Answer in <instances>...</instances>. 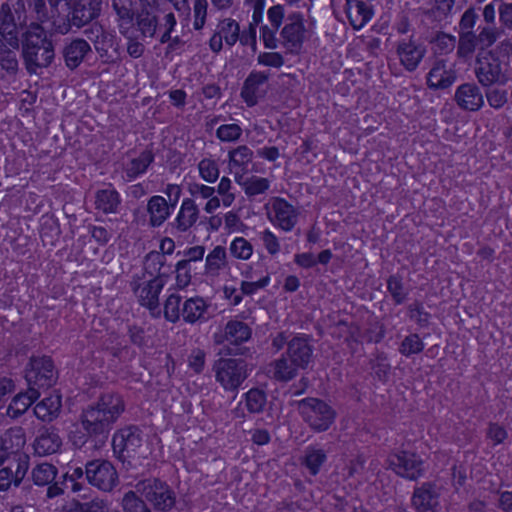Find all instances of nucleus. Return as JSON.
<instances>
[{
  "instance_id": "nucleus-41",
  "label": "nucleus",
  "mask_w": 512,
  "mask_h": 512,
  "mask_svg": "<svg viewBox=\"0 0 512 512\" xmlns=\"http://www.w3.org/2000/svg\"><path fill=\"white\" fill-rule=\"evenodd\" d=\"M387 291L392 297L395 305L403 304L409 294V290L405 287L403 277L399 274L390 275L387 279Z\"/></svg>"
},
{
  "instance_id": "nucleus-64",
  "label": "nucleus",
  "mask_w": 512,
  "mask_h": 512,
  "mask_svg": "<svg viewBox=\"0 0 512 512\" xmlns=\"http://www.w3.org/2000/svg\"><path fill=\"white\" fill-rule=\"evenodd\" d=\"M479 15L474 7H469L462 14L459 21V32H474Z\"/></svg>"
},
{
  "instance_id": "nucleus-55",
  "label": "nucleus",
  "mask_w": 512,
  "mask_h": 512,
  "mask_svg": "<svg viewBox=\"0 0 512 512\" xmlns=\"http://www.w3.org/2000/svg\"><path fill=\"white\" fill-rule=\"evenodd\" d=\"M108 506L103 500L95 499L89 502L73 501L67 512H108Z\"/></svg>"
},
{
  "instance_id": "nucleus-37",
  "label": "nucleus",
  "mask_w": 512,
  "mask_h": 512,
  "mask_svg": "<svg viewBox=\"0 0 512 512\" xmlns=\"http://www.w3.org/2000/svg\"><path fill=\"white\" fill-rule=\"evenodd\" d=\"M147 210L150 216V222L153 226H160L171 213L168 201L159 195L149 199Z\"/></svg>"
},
{
  "instance_id": "nucleus-53",
  "label": "nucleus",
  "mask_w": 512,
  "mask_h": 512,
  "mask_svg": "<svg viewBox=\"0 0 512 512\" xmlns=\"http://www.w3.org/2000/svg\"><path fill=\"white\" fill-rule=\"evenodd\" d=\"M501 31L492 25H486L479 28V33L476 34L479 46L482 50L491 47L500 37Z\"/></svg>"
},
{
  "instance_id": "nucleus-40",
  "label": "nucleus",
  "mask_w": 512,
  "mask_h": 512,
  "mask_svg": "<svg viewBox=\"0 0 512 512\" xmlns=\"http://www.w3.org/2000/svg\"><path fill=\"white\" fill-rule=\"evenodd\" d=\"M237 183L242 186L248 196H256L266 192L270 187V181L267 178L251 176L243 179L242 176L236 177Z\"/></svg>"
},
{
  "instance_id": "nucleus-7",
  "label": "nucleus",
  "mask_w": 512,
  "mask_h": 512,
  "mask_svg": "<svg viewBox=\"0 0 512 512\" xmlns=\"http://www.w3.org/2000/svg\"><path fill=\"white\" fill-rule=\"evenodd\" d=\"M299 411L304 421L315 431L327 430L334 421V410L317 398H306L299 402Z\"/></svg>"
},
{
  "instance_id": "nucleus-43",
  "label": "nucleus",
  "mask_w": 512,
  "mask_h": 512,
  "mask_svg": "<svg viewBox=\"0 0 512 512\" xmlns=\"http://www.w3.org/2000/svg\"><path fill=\"white\" fill-rule=\"evenodd\" d=\"M326 461V453L323 449L309 446L305 450L303 463L312 475H316Z\"/></svg>"
},
{
  "instance_id": "nucleus-48",
  "label": "nucleus",
  "mask_w": 512,
  "mask_h": 512,
  "mask_svg": "<svg viewBox=\"0 0 512 512\" xmlns=\"http://www.w3.org/2000/svg\"><path fill=\"white\" fill-rule=\"evenodd\" d=\"M258 237L265 248L266 252L275 257L281 252V242L279 237L269 228L258 233Z\"/></svg>"
},
{
  "instance_id": "nucleus-32",
  "label": "nucleus",
  "mask_w": 512,
  "mask_h": 512,
  "mask_svg": "<svg viewBox=\"0 0 512 512\" xmlns=\"http://www.w3.org/2000/svg\"><path fill=\"white\" fill-rule=\"evenodd\" d=\"M153 160L154 157L151 151L145 150L124 163L123 172L127 181H132L144 174Z\"/></svg>"
},
{
  "instance_id": "nucleus-60",
  "label": "nucleus",
  "mask_w": 512,
  "mask_h": 512,
  "mask_svg": "<svg viewBox=\"0 0 512 512\" xmlns=\"http://www.w3.org/2000/svg\"><path fill=\"white\" fill-rule=\"evenodd\" d=\"M208 10L207 0H195L193 5V27L195 30H200L206 23Z\"/></svg>"
},
{
  "instance_id": "nucleus-30",
  "label": "nucleus",
  "mask_w": 512,
  "mask_h": 512,
  "mask_svg": "<svg viewBox=\"0 0 512 512\" xmlns=\"http://www.w3.org/2000/svg\"><path fill=\"white\" fill-rule=\"evenodd\" d=\"M198 218L199 209L195 201L191 198H185L175 218L176 228L181 232H185L197 222Z\"/></svg>"
},
{
  "instance_id": "nucleus-10",
  "label": "nucleus",
  "mask_w": 512,
  "mask_h": 512,
  "mask_svg": "<svg viewBox=\"0 0 512 512\" xmlns=\"http://www.w3.org/2000/svg\"><path fill=\"white\" fill-rule=\"evenodd\" d=\"M265 209L270 223L284 232L292 231L297 224L298 210L283 198H272Z\"/></svg>"
},
{
  "instance_id": "nucleus-13",
  "label": "nucleus",
  "mask_w": 512,
  "mask_h": 512,
  "mask_svg": "<svg viewBox=\"0 0 512 512\" xmlns=\"http://www.w3.org/2000/svg\"><path fill=\"white\" fill-rule=\"evenodd\" d=\"M26 380L30 387L48 388L56 382L54 365L49 357H34L26 371Z\"/></svg>"
},
{
  "instance_id": "nucleus-44",
  "label": "nucleus",
  "mask_w": 512,
  "mask_h": 512,
  "mask_svg": "<svg viewBox=\"0 0 512 512\" xmlns=\"http://www.w3.org/2000/svg\"><path fill=\"white\" fill-rule=\"evenodd\" d=\"M370 365L374 376L379 381L386 382L391 371V365L387 354L384 352H377L374 358L370 360Z\"/></svg>"
},
{
  "instance_id": "nucleus-58",
  "label": "nucleus",
  "mask_w": 512,
  "mask_h": 512,
  "mask_svg": "<svg viewBox=\"0 0 512 512\" xmlns=\"http://www.w3.org/2000/svg\"><path fill=\"white\" fill-rule=\"evenodd\" d=\"M2 440L7 441L12 453L22 449L26 443L24 430L20 427L10 429Z\"/></svg>"
},
{
  "instance_id": "nucleus-1",
  "label": "nucleus",
  "mask_w": 512,
  "mask_h": 512,
  "mask_svg": "<svg viewBox=\"0 0 512 512\" xmlns=\"http://www.w3.org/2000/svg\"><path fill=\"white\" fill-rule=\"evenodd\" d=\"M102 0H59L58 11L50 6L48 10L45 0H33V10L39 21L51 19L54 32L67 34L71 24L82 27L100 15Z\"/></svg>"
},
{
  "instance_id": "nucleus-17",
  "label": "nucleus",
  "mask_w": 512,
  "mask_h": 512,
  "mask_svg": "<svg viewBox=\"0 0 512 512\" xmlns=\"http://www.w3.org/2000/svg\"><path fill=\"white\" fill-rule=\"evenodd\" d=\"M143 443L141 431L136 427H125L118 430L112 439L114 452L123 458L134 457Z\"/></svg>"
},
{
  "instance_id": "nucleus-54",
  "label": "nucleus",
  "mask_w": 512,
  "mask_h": 512,
  "mask_svg": "<svg viewBox=\"0 0 512 512\" xmlns=\"http://www.w3.org/2000/svg\"><path fill=\"white\" fill-rule=\"evenodd\" d=\"M246 407L251 413L261 412L266 404V395L262 390L251 389L245 393Z\"/></svg>"
},
{
  "instance_id": "nucleus-56",
  "label": "nucleus",
  "mask_w": 512,
  "mask_h": 512,
  "mask_svg": "<svg viewBox=\"0 0 512 512\" xmlns=\"http://www.w3.org/2000/svg\"><path fill=\"white\" fill-rule=\"evenodd\" d=\"M485 97L490 107L499 110L505 106L508 101V92L499 87L485 88Z\"/></svg>"
},
{
  "instance_id": "nucleus-9",
  "label": "nucleus",
  "mask_w": 512,
  "mask_h": 512,
  "mask_svg": "<svg viewBox=\"0 0 512 512\" xmlns=\"http://www.w3.org/2000/svg\"><path fill=\"white\" fill-rule=\"evenodd\" d=\"M214 369L217 382L226 391L237 390L249 375L247 364L239 359H220Z\"/></svg>"
},
{
  "instance_id": "nucleus-52",
  "label": "nucleus",
  "mask_w": 512,
  "mask_h": 512,
  "mask_svg": "<svg viewBox=\"0 0 512 512\" xmlns=\"http://www.w3.org/2000/svg\"><path fill=\"white\" fill-rule=\"evenodd\" d=\"M195 270L193 265L188 262L178 261L175 265V281L178 289L187 288L192 280V272Z\"/></svg>"
},
{
  "instance_id": "nucleus-5",
  "label": "nucleus",
  "mask_w": 512,
  "mask_h": 512,
  "mask_svg": "<svg viewBox=\"0 0 512 512\" xmlns=\"http://www.w3.org/2000/svg\"><path fill=\"white\" fill-rule=\"evenodd\" d=\"M474 74L478 83L483 88H489L494 85H505L508 81V76L502 69L500 57L492 50L479 52L477 54Z\"/></svg>"
},
{
  "instance_id": "nucleus-47",
  "label": "nucleus",
  "mask_w": 512,
  "mask_h": 512,
  "mask_svg": "<svg viewBox=\"0 0 512 512\" xmlns=\"http://www.w3.org/2000/svg\"><path fill=\"white\" fill-rule=\"evenodd\" d=\"M56 474V468L49 463H41L32 471L33 481L39 486L51 483L55 479Z\"/></svg>"
},
{
  "instance_id": "nucleus-15",
  "label": "nucleus",
  "mask_w": 512,
  "mask_h": 512,
  "mask_svg": "<svg viewBox=\"0 0 512 512\" xmlns=\"http://www.w3.org/2000/svg\"><path fill=\"white\" fill-rule=\"evenodd\" d=\"M440 496L441 486L436 482H424L414 489L411 504L416 512H438Z\"/></svg>"
},
{
  "instance_id": "nucleus-35",
  "label": "nucleus",
  "mask_w": 512,
  "mask_h": 512,
  "mask_svg": "<svg viewBox=\"0 0 512 512\" xmlns=\"http://www.w3.org/2000/svg\"><path fill=\"white\" fill-rule=\"evenodd\" d=\"M229 169L235 174L236 177H240L239 173L244 172L249 163L253 159L252 150L246 145H240L235 149L229 151Z\"/></svg>"
},
{
  "instance_id": "nucleus-6",
  "label": "nucleus",
  "mask_w": 512,
  "mask_h": 512,
  "mask_svg": "<svg viewBox=\"0 0 512 512\" xmlns=\"http://www.w3.org/2000/svg\"><path fill=\"white\" fill-rule=\"evenodd\" d=\"M280 30L282 46L290 54H298L306 40L307 29L303 13L293 11L285 14V19Z\"/></svg>"
},
{
  "instance_id": "nucleus-14",
  "label": "nucleus",
  "mask_w": 512,
  "mask_h": 512,
  "mask_svg": "<svg viewBox=\"0 0 512 512\" xmlns=\"http://www.w3.org/2000/svg\"><path fill=\"white\" fill-rule=\"evenodd\" d=\"M285 19V6L275 4L267 10V20L269 24L260 26V40L266 49L275 50L279 46L277 32L280 30Z\"/></svg>"
},
{
  "instance_id": "nucleus-8",
  "label": "nucleus",
  "mask_w": 512,
  "mask_h": 512,
  "mask_svg": "<svg viewBox=\"0 0 512 512\" xmlns=\"http://www.w3.org/2000/svg\"><path fill=\"white\" fill-rule=\"evenodd\" d=\"M137 492L144 496L155 509L170 510L175 504V493L170 486L158 479H146L136 484Z\"/></svg>"
},
{
  "instance_id": "nucleus-11",
  "label": "nucleus",
  "mask_w": 512,
  "mask_h": 512,
  "mask_svg": "<svg viewBox=\"0 0 512 512\" xmlns=\"http://www.w3.org/2000/svg\"><path fill=\"white\" fill-rule=\"evenodd\" d=\"M388 465L397 475L411 481L422 477L425 472L422 458L409 451H399L389 455Z\"/></svg>"
},
{
  "instance_id": "nucleus-33",
  "label": "nucleus",
  "mask_w": 512,
  "mask_h": 512,
  "mask_svg": "<svg viewBox=\"0 0 512 512\" xmlns=\"http://www.w3.org/2000/svg\"><path fill=\"white\" fill-rule=\"evenodd\" d=\"M120 203V195L112 186L100 189L95 194V207L105 214L116 213Z\"/></svg>"
},
{
  "instance_id": "nucleus-27",
  "label": "nucleus",
  "mask_w": 512,
  "mask_h": 512,
  "mask_svg": "<svg viewBox=\"0 0 512 512\" xmlns=\"http://www.w3.org/2000/svg\"><path fill=\"white\" fill-rule=\"evenodd\" d=\"M112 9L116 14V23L121 35H128L133 28L135 13L132 0H111Z\"/></svg>"
},
{
  "instance_id": "nucleus-21",
  "label": "nucleus",
  "mask_w": 512,
  "mask_h": 512,
  "mask_svg": "<svg viewBox=\"0 0 512 512\" xmlns=\"http://www.w3.org/2000/svg\"><path fill=\"white\" fill-rule=\"evenodd\" d=\"M299 370L307 368L312 360L313 348L309 338L305 335H298L288 341L285 354Z\"/></svg>"
},
{
  "instance_id": "nucleus-26",
  "label": "nucleus",
  "mask_w": 512,
  "mask_h": 512,
  "mask_svg": "<svg viewBox=\"0 0 512 512\" xmlns=\"http://www.w3.org/2000/svg\"><path fill=\"white\" fill-rule=\"evenodd\" d=\"M139 5L140 11L136 15L138 31L142 38H152L158 27V19L155 14L156 2L149 3L148 6H146V3H140Z\"/></svg>"
},
{
  "instance_id": "nucleus-34",
  "label": "nucleus",
  "mask_w": 512,
  "mask_h": 512,
  "mask_svg": "<svg viewBox=\"0 0 512 512\" xmlns=\"http://www.w3.org/2000/svg\"><path fill=\"white\" fill-rule=\"evenodd\" d=\"M90 50V45L83 39H75L71 41L64 49L66 65L70 69L78 67Z\"/></svg>"
},
{
  "instance_id": "nucleus-22",
  "label": "nucleus",
  "mask_w": 512,
  "mask_h": 512,
  "mask_svg": "<svg viewBox=\"0 0 512 512\" xmlns=\"http://www.w3.org/2000/svg\"><path fill=\"white\" fill-rule=\"evenodd\" d=\"M251 328L244 322L236 319L229 320L223 332L214 334V341L217 344L225 342L233 345H240L251 338Z\"/></svg>"
},
{
  "instance_id": "nucleus-25",
  "label": "nucleus",
  "mask_w": 512,
  "mask_h": 512,
  "mask_svg": "<svg viewBox=\"0 0 512 512\" xmlns=\"http://www.w3.org/2000/svg\"><path fill=\"white\" fill-rule=\"evenodd\" d=\"M456 80L455 71L446 69L444 60L435 61L433 67L427 74V86L432 90L447 89Z\"/></svg>"
},
{
  "instance_id": "nucleus-29",
  "label": "nucleus",
  "mask_w": 512,
  "mask_h": 512,
  "mask_svg": "<svg viewBox=\"0 0 512 512\" xmlns=\"http://www.w3.org/2000/svg\"><path fill=\"white\" fill-rule=\"evenodd\" d=\"M299 369L284 354L280 358L272 361L268 366L266 373L269 377L287 382L297 376Z\"/></svg>"
},
{
  "instance_id": "nucleus-23",
  "label": "nucleus",
  "mask_w": 512,
  "mask_h": 512,
  "mask_svg": "<svg viewBox=\"0 0 512 512\" xmlns=\"http://www.w3.org/2000/svg\"><path fill=\"white\" fill-rule=\"evenodd\" d=\"M211 303L204 297L193 296L182 304V319L188 324L204 323L209 318Z\"/></svg>"
},
{
  "instance_id": "nucleus-4",
  "label": "nucleus",
  "mask_w": 512,
  "mask_h": 512,
  "mask_svg": "<svg viewBox=\"0 0 512 512\" xmlns=\"http://www.w3.org/2000/svg\"><path fill=\"white\" fill-rule=\"evenodd\" d=\"M164 285L165 282L162 277L153 276L146 272L135 274L130 283L139 304L149 309L153 316L160 315L159 295Z\"/></svg>"
},
{
  "instance_id": "nucleus-16",
  "label": "nucleus",
  "mask_w": 512,
  "mask_h": 512,
  "mask_svg": "<svg viewBox=\"0 0 512 512\" xmlns=\"http://www.w3.org/2000/svg\"><path fill=\"white\" fill-rule=\"evenodd\" d=\"M240 25L230 17H225L216 25L215 31L209 40L210 49L218 53L222 50L224 44L232 47L239 40Z\"/></svg>"
},
{
  "instance_id": "nucleus-12",
  "label": "nucleus",
  "mask_w": 512,
  "mask_h": 512,
  "mask_svg": "<svg viewBox=\"0 0 512 512\" xmlns=\"http://www.w3.org/2000/svg\"><path fill=\"white\" fill-rule=\"evenodd\" d=\"M85 473L89 483L103 491H111L118 482L117 471L109 461H91Z\"/></svg>"
},
{
  "instance_id": "nucleus-39",
  "label": "nucleus",
  "mask_w": 512,
  "mask_h": 512,
  "mask_svg": "<svg viewBox=\"0 0 512 512\" xmlns=\"http://www.w3.org/2000/svg\"><path fill=\"white\" fill-rule=\"evenodd\" d=\"M0 34L7 44L16 49L19 45L17 26L9 12L0 13Z\"/></svg>"
},
{
  "instance_id": "nucleus-62",
  "label": "nucleus",
  "mask_w": 512,
  "mask_h": 512,
  "mask_svg": "<svg viewBox=\"0 0 512 512\" xmlns=\"http://www.w3.org/2000/svg\"><path fill=\"white\" fill-rule=\"evenodd\" d=\"M434 44L437 52L447 54L454 50L456 45V37L444 32H439L434 38Z\"/></svg>"
},
{
  "instance_id": "nucleus-51",
  "label": "nucleus",
  "mask_w": 512,
  "mask_h": 512,
  "mask_svg": "<svg viewBox=\"0 0 512 512\" xmlns=\"http://www.w3.org/2000/svg\"><path fill=\"white\" fill-rule=\"evenodd\" d=\"M424 349V343L418 334L413 333L406 336L400 344L399 352L405 357L419 354Z\"/></svg>"
},
{
  "instance_id": "nucleus-19",
  "label": "nucleus",
  "mask_w": 512,
  "mask_h": 512,
  "mask_svg": "<svg viewBox=\"0 0 512 512\" xmlns=\"http://www.w3.org/2000/svg\"><path fill=\"white\" fill-rule=\"evenodd\" d=\"M454 101L460 109L469 112L479 111L484 106V96L477 84L472 82L457 87Z\"/></svg>"
},
{
  "instance_id": "nucleus-45",
  "label": "nucleus",
  "mask_w": 512,
  "mask_h": 512,
  "mask_svg": "<svg viewBox=\"0 0 512 512\" xmlns=\"http://www.w3.org/2000/svg\"><path fill=\"white\" fill-rule=\"evenodd\" d=\"M479 46L475 32H459L457 54L460 58L471 56Z\"/></svg>"
},
{
  "instance_id": "nucleus-57",
  "label": "nucleus",
  "mask_w": 512,
  "mask_h": 512,
  "mask_svg": "<svg viewBox=\"0 0 512 512\" xmlns=\"http://www.w3.org/2000/svg\"><path fill=\"white\" fill-rule=\"evenodd\" d=\"M241 135L242 128L236 123L220 125L216 130V136L222 142L237 141Z\"/></svg>"
},
{
  "instance_id": "nucleus-20",
  "label": "nucleus",
  "mask_w": 512,
  "mask_h": 512,
  "mask_svg": "<svg viewBox=\"0 0 512 512\" xmlns=\"http://www.w3.org/2000/svg\"><path fill=\"white\" fill-rule=\"evenodd\" d=\"M268 78L265 71L254 70L248 75L241 90V97L248 106L256 105L265 95Z\"/></svg>"
},
{
  "instance_id": "nucleus-3",
  "label": "nucleus",
  "mask_w": 512,
  "mask_h": 512,
  "mask_svg": "<svg viewBox=\"0 0 512 512\" xmlns=\"http://www.w3.org/2000/svg\"><path fill=\"white\" fill-rule=\"evenodd\" d=\"M42 23V21H40ZM43 27L37 23H31L28 27L23 42V57L27 70L36 73L38 68L47 67L54 59V49L51 41L46 36V30H51V19L43 22Z\"/></svg>"
},
{
  "instance_id": "nucleus-31",
  "label": "nucleus",
  "mask_w": 512,
  "mask_h": 512,
  "mask_svg": "<svg viewBox=\"0 0 512 512\" xmlns=\"http://www.w3.org/2000/svg\"><path fill=\"white\" fill-rule=\"evenodd\" d=\"M62 440L58 433L46 429L42 431L33 443L34 451L39 456H46L59 451Z\"/></svg>"
},
{
  "instance_id": "nucleus-24",
  "label": "nucleus",
  "mask_w": 512,
  "mask_h": 512,
  "mask_svg": "<svg viewBox=\"0 0 512 512\" xmlns=\"http://www.w3.org/2000/svg\"><path fill=\"white\" fill-rule=\"evenodd\" d=\"M229 268V260L226 247L216 245L205 257L204 274L209 279H215Z\"/></svg>"
},
{
  "instance_id": "nucleus-61",
  "label": "nucleus",
  "mask_w": 512,
  "mask_h": 512,
  "mask_svg": "<svg viewBox=\"0 0 512 512\" xmlns=\"http://www.w3.org/2000/svg\"><path fill=\"white\" fill-rule=\"evenodd\" d=\"M385 335L384 326L378 321L371 322L361 334L364 341L368 343H379Z\"/></svg>"
},
{
  "instance_id": "nucleus-18",
  "label": "nucleus",
  "mask_w": 512,
  "mask_h": 512,
  "mask_svg": "<svg viewBox=\"0 0 512 512\" xmlns=\"http://www.w3.org/2000/svg\"><path fill=\"white\" fill-rule=\"evenodd\" d=\"M396 52L401 65L408 72H413L418 68L427 50L423 43L410 38L398 42Z\"/></svg>"
},
{
  "instance_id": "nucleus-50",
  "label": "nucleus",
  "mask_w": 512,
  "mask_h": 512,
  "mask_svg": "<svg viewBox=\"0 0 512 512\" xmlns=\"http://www.w3.org/2000/svg\"><path fill=\"white\" fill-rule=\"evenodd\" d=\"M138 492L128 491L122 499V507L124 512H150L146 503L138 496Z\"/></svg>"
},
{
  "instance_id": "nucleus-2",
  "label": "nucleus",
  "mask_w": 512,
  "mask_h": 512,
  "mask_svg": "<svg viewBox=\"0 0 512 512\" xmlns=\"http://www.w3.org/2000/svg\"><path fill=\"white\" fill-rule=\"evenodd\" d=\"M124 410L125 403L119 394L104 393L82 411L80 422L88 435H107Z\"/></svg>"
},
{
  "instance_id": "nucleus-63",
  "label": "nucleus",
  "mask_w": 512,
  "mask_h": 512,
  "mask_svg": "<svg viewBox=\"0 0 512 512\" xmlns=\"http://www.w3.org/2000/svg\"><path fill=\"white\" fill-rule=\"evenodd\" d=\"M267 0H243L244 6L252 11L251 27L259 25L263 20Z\"/></svg>"
},
{
  "instance_id": "nucleus-36",
  "label": "nucleus",
  "mask_w": 512,
  "mask_h": 512,
  "mask_svg": "<svg viewBox=\"0 0 512 512\" xmlns=\"http://www.w3.org/2000/svg\"><path fill=\"white\" fill-rule=\"evenodd\" d=\"M39 396V391L36 388L29 386L27 391L18 393L12 399L8 407V414L12 417L22 415Z\"/></svg>"
},
{
  "instance_id": "nucleus-38",
  "label": "nucleus",
  "mask_w": 512,
  "mask_h": 512,
  "mask_svg": "<svg viewBox=\"0 0 512 512\" xmlns=\"http://www.w3.org/2000/svg\"><path fill=\"white\" fill-rule=\"evenodd\" d=\"M247 280L241 282L240 290L244 295H254L258 291L265 289L271 282V273L265 271V274L261 275L258 279L254 280V272L247 270L242 274Z\"/></svg>"
},
{
  "instance_id": "nucleus-59",
  "label": "nucleus",
  "mask_w": 512,
  "mask_h": 512,
  "mask_svg": "<svg viewBox=\"0 0 512 512\" xmlns=\"http://www.w3.org/2000/svg\"><path fill=\"white\" fill-rule=\"evenodd\" d=\"M284 63V57L279 52H260L257 55V64L264 67L279 69L284 65Z\"/></svg>"
},
{
  "instance_id": "nucleus-46",
  "label": "nucleus",
  "mask_w": 512,
  "mask_h": 512,
  "mask_svg": "<svg viewBox=\"0 0 512 512\" xmlns=\"http://www.w3.org/2000/svg\"><path fill=\"white\" fill-rule=\"evenodd\" d=\"M199 176L207 183H214L220 175L219 165L212 158H203L198 163Z\"/></svg>"
},
{
  "instance_id": "nucleus-28",
  "label": "nucleus",
  "mask_w": 512,
  "mask_h": 512,
  "mask_svg": "<svg viewBox=\"0 0 512 512\" xmlns=\"http://www.w3.org/2000/svg\"><path fill=\"white\" fill-rule=\"evenodd\" d=\"M61 407L62 397L58 392L54 391L36 404L34 413L38 419L51 422L59 416Z\"/></svg>"
},
{
  "instance_id": "nucleus-49",
  "label": "nucleus",
  "mask_w": 512,
  "mask_h": 512,
  "mask_svg": "<svg viewBox=\"0 0 512 512\" xmlns=\"http://www.w3.org/2000/svg\"><path fill=\"white\" fill-rule=\"evenodd\" d=\"M164 317L171 323H176L182 317L181 297L171 294L164 303Z\"/></svg>"
},
{
  "instance_id": "nucleus-42",
  "label": "nucleus",
  "mask_w": 512,
  "mask_h": 512,
  "mask_svg": "<svg viewBox=\"0 0 512 512\" xmlns=\"http://www.w3.org/2000/svg\"><path fill=\"white\" fill-rule=\"evenodd\" d=\"M253 252V245L244 237H235L229 244V253L237 260L248 261L252 257Z\"/></svg>"
}]
</instances>
